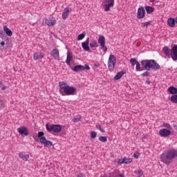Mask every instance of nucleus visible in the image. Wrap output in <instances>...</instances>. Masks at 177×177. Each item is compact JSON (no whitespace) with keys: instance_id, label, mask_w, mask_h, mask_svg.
Segmentation results:
<instances>
[{"instance_id":"1","label":"nucleus","mask_w":177,"mask_h":177,"mask_svg":"<svg viewBox=\"0 0 177 177\" xmlns=\"http://www.w3.org/2000/svg\"><path fill=\"white\" fill-rule=\"evenodd\" d=\"M59 92L62 96H74V95H77V88L69 86L64 82H59Z\"/></svg>"},{"instance_id":"2","label":"nucleus","mask_w":177,"mask_h":177,"mask_svg":"<svg viewBox=\"0 0 177 177\" xmlns=\"http://www.w3.org/2000/svg\"><path fill=\"white\" fill-rule=\"evenodd\" d=\"M164 55L167 56L168 59H172L174 62L177 61V45L175 44L170 50L168 47L165 46L162 48Z\"/></svg>"},{"instance_id":"3","label":"nucleus","mask_w":177,"mask_h":177,"mask_svg":"<svg viewBox=\"0 0 177 177\" xmlns=\"http://www.w3.org/2000/svg\"><path fill=\"white\" fill-rule=\"evenodd\" d=\"M142 66H144V68L147 71H150V68L153 70H160V64L154 59H145L141 62Z\"/></svg>"},{"instance_id":"4","label":"nucleus","mask_w":177,"mask_h":177,"mask_svg":"<svg viewBox=\"0 0 177 177\" xmlns=\"http://www.w3.org/2000/svg\"><path fill=\"white\" fill-rule=\"evenodd\" d=\"M45 133L44 131H39L37 133V138L39 139V142L41 145H44V147H52L53 143L52 141L46 140V138L44 136Z\"/></svg>"},{"instance_id":"5","label":"nucleus","mask_w":177,"mask_h":177,"mask_svg":"<svg viewBox=\"0 0 177 177\" xmlns=\"http://www.w3.org/2000/svg\"><path fill=\"white\" fill-rule=\"evenodd\" d=\"M46 128L48 132H54V133H59L62 131V126L60 124H46Z\"/></svg>"},{"instance_id":"6","label":"nucleus","mask_w":177,"mask_h":177,"mask_svg":"<svg viewBox=\"0 0 177 177\" xmlns=\"http://www.w3.org/2000/svg\"><path fill=\"white\" fill-rule=\"evenodd\" d=\"M116 62H117V59H115V56L113 55H110L108 60V68L109 71H114V68L115 67Z\"/></svg>"},{"instance_id":"7","label":"nucleus","mask_w":177,"mask_h":177,"mask_svg":"<svg viewBox=\"0 0 177 177\" xmlns=\"http://www.w3.org/2000/svg\"><path fill=\"white\" fill-rule=\"evenodd\" d=\"M71 69L73 71H75L76 73L78 71H84L85 70H91V67L88 66V64H85V66H82V65H76L74 66V68H71Z\"/></svg>"},{"instance_id":"8","label":"nucleus","mask_w":177,"mask_h":177,"mask_svg":"<svg viewBox=\"0 0 177 177\" xmlns=\"http://www.w3.org/2000/svg\"><path fill=\"white\" fill-rule=\"evenodd\" d=\"M104 11L109 12L110 8L114 6V0H104Z\"/></svg>"},{"instance_id":"9","label":"nucleus","mask_w":177,"mask_h":177,"mask_svg":"<svg viewBox=\"0 0 177 177\" xmlns=\"http://www.w3.org/2000/svg\"><path fill=\"white\" fill-rule=\"evenodd\" d=\"M44 23L48 26V27H53V26H55V24H56L57 21H56V19H55V17H51L48 19L45 18L44 19Z\"/></svg>"},{"instance_id":"10","label":"nucleus","mask_w":177,"mask_h":177,"mask_svg":"<svg viewBox=\"0 0 177 177\" xmlns=\"http://www.w3.org/2000/svg\"><path fill=\"white\" fill-rule=\"evenodd\" d=\"M17 131L21 136H28V129L26 127H21L17 129Z\"/></svg>"},{"instance_id":"11","label":"nucleus","mask_w":177,"mask_h":177,"mask_svg":"<svg viewBox=\"0 0 177 177\" xmlns=\"http://www.w3.org/2000/svg\"><path fill=\"white\" fill-rule=\"evenodd\" d=\"M145 15H146V10H145V8H139L137 14L138 19H143L145 17Z\"/></svg>"},{"instance_id":"12","label":"nucleus","mask_w":177,"mask_h":177,"mask_svg":"<svg viewBox=\"0 0 177 177\" xmlns=\"http://www.w3.org/2000/svg\"><path fill=\"white\" fill-rule=\"evenodd\" d=\"M159 134L162 138H167V136H169V135H171V131L167 129H162L159 131Z\"/></svg>"},{"instance_id":"13","label":"nucleus","mask_w":177,"mask_h":177,"mask_svg":"<svg viewBox=\"0 0 177 177\" xmlns=\"http://www.w3.org/2000/svg\"><path fill=\"white\" fill-rule=\"evenodd\" d=\"M51 56L55 59V60H59V59H60V53H59V49H53L51 52Z\"/></svg>"},{"instance_id":"14","label":"nucleus","mask_w":177,"mask_h":177,"mask_svg":"<svg viewBox=\"0 0 177 177\" xmlns=\"http://www.w3.org/2000/svg\"><path fill=\"white\" fill-rule=\"evenodd\" d=\"M82 46L86 52H89V50H91V48H89V38H87L86 41L82 43Z\"/></svg>"},{"instance_id":"15","label":"nucleus","mask_w":177,"mask_h":177,"mask_svg":"<svg viewBox=\"0 0 177 177\" xmlns=\"http://www.w3.org/2000/svg\"><path fill=\"white\" fill-rule=\"evenodd\" d=\"M45 55L41 52H37L33 54L34 60H39L40 59H44Z\"/></svg>"},{"instance_id":"16","label":"nucleus","mask_w":177,"mask_h":177,"mask_svg":"<svg viewBox=\"0 0 177 177\" xmlns=\"http://www.w3.org/2000/svg\"><path fill=\"white\" fill-rule=\"evenodd\" d=\"M109 177H125L124 174H120L118 170H115L113 172H111L109 174Z\"/></svg>"},{"instance_id":"17","label":"nucleus","mask_w":177,"mask_h":177,"mask_svg":"<svg viewBox=\"0 0 177 177\" xmlns=\"http://www.w3.org/2000/svg\"><path fill=\"white\" fill-rule=\"evenodd\" d=\"M97 41L100 46H104V45H106V38L104 37V36L100 35Z\"/></svg>"},{"instance_id":"18","label":"nucleus","mask_w":177,"mask_h":177,"mask_svg":"<svg viewBox=\"0 0 177 177\" xmlns=\"http://www.w3.org/2000/svg\"><path fill=\"white\" fill-rule=\"evenodd\" d=\"M68 15H70V10L68 9V8H66L62 12V19H64V20H66V19L68 17Z\"/></svg>"},{"instance_id":"19","label":"nucleus","mask_w":177,"mask_h":177,"mask_svg":"<svg viewBox=\"0 0 177 177\" xmlns=\"http://www.w3.org/2000/svg\"><path fill=\"white\" fill-rule=\"evenodd\" d=\"M124 74H125V71H122L118 72L114 77V80H115L116 81H118V80H121V78H122V76L124 75Z\"/></svg>"},{"instance_id":"20","label":"nucleus","mask_w":177,"mask_h":177,"mask_svg":"<svg viewBox=\"0 0 177 177\" xmlns=\"http://www.w3.org/2000/svg\"><path fill=\"white\" fill-rule=\"evenodd\" d=\"M71 60H73V55L69 52L67 53V57L66 63L68 64V66H71Z\"/></svg>"},{"instance_id":"21","label":"nucleus","mask_w":177,"mask_h":177,"mask_svg":"<svg viewBox=\"0 0 177 177\" xmlns=\"http://www.w3.org/2000/svg\"><path fill=\"white\" fill-rule=\"evenodd\" d=\"M3 31L6 32V34L8 36V37H12L13 35V32H12L10 30V29H9V28H8L7 26H3Z\"/></svg>"},{"instance_id":"22","label":"nucleus","mask_w":177,"mask_h":177,"mask_svg":"<svg viewBox=\"0 0 177 177\" xmlns=\"http://www.w3.org/2000/svg\"><path fill=\"white\" fill-rule=\"evenodd\" d=\"M168 91L169 92V93H171V95H176L177 94V88L174 86H169L168 88Z\"/></svg>"},{"instance_id":"23","label":"nucleus","mask_w":177,"mask_h":177,"mask_svg":"<svg viewBox=\"0 0 177 177\" xmlns=\"http://www.w3.org/2000/svg\"><path fill=\"white\" fill-rule=\"evenodd\" d=\"M19 158H21V160H23V161H27L30 158V155L28 154L24 155L23 154V153H19Z\"/></svg>"},{"instance_id":"24","label":"nucleus","mask_w":177,"mask_h":177,"mask_svg":"<svg viewBox=\"0 0 177 177\" xmlns=\"http://www.w3.org/2000/svg\"><path fill=\"white\" fill-rule=\"evenodd\" d=\"M167 24L169 27L174 28L175 27V19L174 18H169L167 19Z\"/></svg>"},{"instance_id":"25","label":"nucleus","mask_w":177,"mask_h":177,"mask_svg":"<svg viewBox=\"0 0 177 177\" xmlns=\"http://www.w3.org/2000/svg\"><path fill=\"white\" fill-rule=\"evenodd\" d=\"M99 46V43L96 40H92L90 42V47L91 48H97Z\"/></svg>"},{"instance_id":"26","label":"nucleus","mask_w":177,"mask_h":177,"mask_svg":"<svg viewBox=\"0 0 177 177\" xmlns=\"http://www.w3.org/2000/svg\"><path fill=\"white\" fill-rule=\"evenodd\" d=\"M145 9L148 15H150V13H153L154 12V8H153L151 6H147Z\"/></svg>"},{"instance_id":"27","label":"nucleus","mask_w":177,"mask_h":177,"mask_svg":"<svg viewBox=\"0 0 177 177\" xmlns=\"http://www.w3.org/2000/svg\"><path fill=\"white\" fill-rule=\"evenodd\" d=\"M133 161L132 158H128L127 157L123 158V162L124 164H131V162Z\"/></svg>"},{"instance_id":"28","label":"nucleus","mask_w":177,"mask_h":177,"mask_svg":"<svg viewBox=\"0 0 177 177\" xmlns=\"http://www.w3.org/2000/svg\"><path fill=\"white\" fill-rule=\"evenodd\" d=\"M136 71H143V67H140V64L139 62H136Z\"/></svg>"},{"instance_id":"29","label":"nucleus","mask_w":177,"mask_h":177,"mask_svg":"<svg viewBox=\"0 0 177 177\" xmlns=\"http://www.w3.org/2000/svg\"><path fill=\"white\" fill-rule=\"evenodd\" d=\"M170 100L171 103H177V95H171Z\"/></svg>"},{"instance_id":"30","label":"nucleus","mask_w":177,"mask_h":177,"mask_svg":"<svg viewBox=\"0 0 177 177\" xmlns=\"http://www.w3.org/2000/svg\"><path fill=\"white\" fill-rule=\"evenodd\" d=\"M73 121L74 122H75V123L80 122L82 121V118H81L80 115H78V116H77L76 118H74L73 119Z\"/></svg>"},{"instance_id":"31","label":"nucleus","mask_w":177,"mask_h":177,"mask_svg":"<svg viewBox=\"0 0 177 177\" xmlns=\"http://www.w3.org/2000/svg\"><path fill=\"white\" fill-rule=\"evenodd\" d=\"M138 62H138V61L136 60V59H135V58H131V59H130V63H131V64L132 66L136 65V63H138Z\"/></svg>"},{"instance_id":"32","label":"nucleus","mask_w":177,"mask_h":177,"mask_svg":"<svg viewBox=\"0 0 177 177\" xmlns=\"http://www.w3.org/2000/svg\"><path fill=\"white\" fill-rule=\"evenodd\" d=\"M85 38V33H81L77 36V41H81Z\"/></svg>"},{"instance_id":"33","label":"nucleus","mask_w":177,"mask_h":177,"mask_svg":"<svg viewBox=\"0 0 177 177\" xmlns=\"http://www.w3.org/2000/svg\"><path fill=\"white\" fill-rule=\"evenodd\" d=\"M90 135H91V139H95L96 138V136H97V133H96V131H91Z\"/></svg>"},{"instance_id":"34","label":"nucleus","mask_w":177,"mask_h":177,"mask_svg":"<svg viewBox=\"0 0 177 177\" xmlns=\"http://www.w3.org/2000/svg\"><path fill=\"white\" fill-rule=\"evenodd\" d=\"M99 140L102 142H107V136H100Z\"/></svg>"},{"instance_id":"35","label":"nucleus","mask_w":177,"mask_h":177,"mask_svg":"<svg viewBox=\"0 0 177 177\" xmlns=\"http://www.w3.org/2000/svg\"><path fill=\"white\" fill-rule=\"evenodd\" d=\"M135 174H138V176L137 177H142V176L143 175V171L138 170V171H135Z\"/></svg>"},{"instance_id":"36","label":"nucleus","mask_w":177,"mask_h":177,"mask_svg":"<svg viewBox=\"0 0 177 177\" xmlns=\"http://www.w3.org/2000/svg\"><path fill=\"white\" fill-rule=\"evenodd\" d=\"M163 127L165 128H167V129H171V124H169V123H163Z\"/></svg>"},{"instance_id":"37","label":"nucleus","mask_w":177,"mask_h":177,"mask_svg":"<svg viewBox=\"0 0 177 177\" xmlns=\"http://www.w3.org/2000/svg\"><path fill=\"white\" fill-rule=\"evenodd\" d=\"M117 162L118 164H119V165H121V164H124V159L118 158Z\"/></svg>"},{"instance_id":"38","label":"nucleus","mask_w":177,"mask_h":177,"mask_svg":"<svg viewBox=\"0 0 177 177\" xmlns=\"http://www.w3.org/2000/svg\"><path fill=\"white\" fill-rule=\"evenodd\" d=\"M100 49H102L104 53H106V52H107V46H106V45H104V46H101Z\"/></svg>"},{"instance_id":"39","label":"nucleus","mask_w":177,"mask_h":177,"mask_svg":"<svg viewBox=\"0 0 177 177\" xmlns=\"http://www.w3.org/2000/svg\"><path fill=\"white\" fill-rule=\"evenodd\" d=\"M142 77H149L150 75V73L148 71H146L142 74Z\"/></svg>"},{"instance_id":"40","label":"nucleus","mask_w":177,"mask_h":177,"mask_svg":"<svg viewBox=\"0 0 177 177\" xmlns=\"http://www.w3.org/2000/svg\"><path fill=\"white\" fill-rule=\"evenodd\" d=\"M3 106V100H2V96L0 95V109H2Z\"/></svg>"},{"instance_id":"41","label":"nucleus","mask_w":177,"mask_h":177,"mask_svg":"<svg viewBox=\"0 0 177 177\" xmlns=\"http://www.w3.org/2000/svg\"><path fill=\"white\" fill-rule=\"evenodd\" d=\"M139 156H140V153L139 152L135 153L133 154L134 158H139Z\"/></svg>"},{"instance_id":"42","label":"nucleus","mask_w":177,"mask_h":177,"mask_svg":"<svg viewBox=\"0 0 177 177\" xmlns=\"http://www.w3.org/2000/svg\"><path fill=\"white\" fill-rule=\"evenodd\" d=\"M149 24H150L149 22H143V23H142V27H147V26H149Z\"/></svg>"},{"instance_id":"43","label":"nucleus","mask_w":177,"mask_h":177,"mask_svg":"<svg viewBox=\"0 0 177 177\" xmlns=\"http://www.w3.org/2000/svg\"><path fill=\"white\" fill-rule=\"evenodd\" d=\"M99 130L100 131V132H102V133H104V130H103V129H102V127H100V125H99Z\"/></svg>"},{"instance_id":"44","label":"nucleus","mask_w":177,"mask_h":177,"mask_svg":"<svg viewBox=\"0 0 177 177\" xmlns=\"http://www.w3.org/2000/svg\"><path fill=\"white\" fill-rule=\"evenodd\" d=\"M77 177H84V174H79L77 175Z\"/></svg>"},{"instance_id":"45","label":"nucleus","mask_w":177,"mask_h":177,"mask_svg":"<svg viewBox=\"0 0 177 177\" xmlns=\"http://www.w3.org/2000/svg\"><path fill=\"white\" fill-rule=\"evenodd\" d=\"M0 44L1 46H3V45H5V41H1Z\"/></svg>"},{"instance_id":"46","label":"nucleus","mask_w":177,"mask_h":177,"mask_svg":"<svg viewBox=\"0 0 177 177\" xmlns=\"http://www.w3.org/2000/svg\"><path fill=\"white\" fill-rule=\"evenodd\" d=\"M174 23H177V17L174 19Z\"/></svg>"},{"instance_id":"47","label":"nucleus","mask_w":177,"mask_h":177,"mask_svg":"<svg viewBox=\"0 0 177 177\" xmlns=\"http://www.w3.org/2000/svg\"><path fill=\"white\" fill-rule=\"evenodd\" d=\"M99 125H100V124H96V128H98V129H99Z\"/></svg>"},{"instance_id":"48","label":"nucleus","mask_w":177,"mask_h":177,"mask_svg":"<svg viewBox=\"0 0 177 177\" xmlns=\"http://www.w3.org/2000/svg\"><path fill=\"white\" fill-rule=\"evenodd\" d=\"M0 35H1V36L3 35V32H2L0 31Z\"/></svg>"},{"instance_id":"49","label":"nucleus","mask_w":177,"mask_h":177,"mask_svg":"<svg viewBox=\"0 0 177 177\" xmlns=\"http://www.w3.org/2000/svg\"><path fill=\"white\" fill-rule=\"evenodd\" d=\"M2 89L3 91H5V89H6V87H3Z\"/></svg>"},{"instance_id":"50","label":"nucleus","mask_w":177,"mask_h":177,"mask_svg":"<svg viewBox=\"0 0 177 177\" xmlns=\"http://www.w3.org/2000/svg\"><path fill=\"white\" fill-rule=\"evenodd\" d=\"M147 82V84H150V82Z\"/></svg>"},{"instance_id":"51","label":"nucleus","mask_w":177,"mask_h":177,"mask_svg":"<svg viewBox=\"0 0 177 177\" xmlns=\"http://www.w3.org/2000/svg\"><path fill=\"white\" fill-rule=\"evenodd\" d=\"M147 82V84H150V82Z\"/></svg>"},{"instance_id":"52","label":"nucleus","mask_w":177,"mask_h":177,"mask_svg":"<svg viewBox=\"0 0 177 177\" xmlns=\"http://www.w3.org/2000/svg\"><path fill=\"white\" fill-rule=\"evenodd\" d=\"M147 82V84H150V82Z\"/></svg>"},{"instance_id":"53","label":"nucleus","mask_w":177,"mask_h":177,"mask_svg":"<svg viewBox=\"0 0 177 177\" xmlns=\"http://www.w3.org/2000/svg\"><path fill=\"white\" fill-rule=\"evenodd\" d=\"M1 84H2V82L0 81V85H1Z\"/></svg>"}]
</instances>
